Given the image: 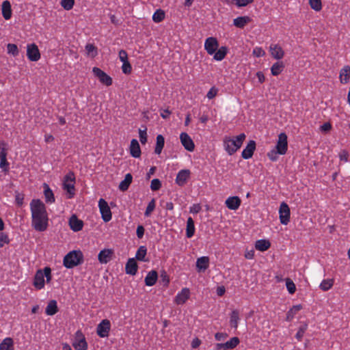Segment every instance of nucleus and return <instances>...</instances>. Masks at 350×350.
Listing matches in <instances>:
<instances>
[{"mask_svg": "<svg viewBox=\"0 0 350 350\" xmlns=\"http://www.w3.org/2000/svg\"><path fill=\"white\" fill-rule=\"evenodd\" d=\"M31 226L38 232L47 229L49 217L44 204L40 200H32L30 203Z\"/></svg>", "mask_w": 350, "mask_h": 350, "instance_id": "obj_1", "label": "nucleus"}, {"mask_svg": "<svg viewBox=\"0 0 350 350\" xmlns=\"http://www.w3.org/2000/svg\"><path fill=\"white\" fill-rule=\"evenodd\" d=\"M83 255L80 250H74L67 254L64 258V265L66 268H72L83 262Z\"/></svg>", "mask_w": 350, "mask_h": 350, "instance_id": "obj_2", "label": "nucleus"}, {"mask_svg": "<svg viewBox=\"0 0 350 350\" xmlns=\"http://www.w3.org/2000/svg\"><path fill=\"white\" fill-rule=\"evenodd\" d=\"M245 135L241 133L236 137V139L226 138L224 139V146L226 150L229 154L232 155L241 148L243 141L245 139Z\"/></svg>", "mask_w": 350, "mask_h": 350, "instance_id": "obj_3", "label": "nucleus"}, {"mask_svg": "<svg viewBox=\"0 0 350 350\" xmlns=\"http://www.w3.org/2000/svg\"><path fill=\"white\" fill-rule=\"evenodd\" d=\"M75 174L73 172L67 174L64 179L63 187L68 193V198H72L75 195Z\"/></svg>", "mask_w": 350, "mask_h": 350, "instance_id": "obj_4", "label": "nucleus"}, {"mask_svg": "<svg viewBox=\"0 0 350 350\" xmlns=\"http://www.w3.org/2000/svg\"><path fill=\"white\" fill-rule=\"evenodd\" d=\"M72 346L76 350H86L88 349V343L81 330H78L75 333V338L72 342Z\"/></svg>", "mask_w": 350, "mask_h": 350, "instance_id": "obj_5", "label": "nucleus"}, {"mask_svg": "<svg viewBox=\"0 0 350 350\" xmlns=\"http://www.w3.org/2000/svg\"><path fill=\"white\" fill-rule=\"evenodd\" d=\"M98 206L104 221L108 222L111 219V211L107 202L103 198L98 201Z\"/></svg>", "mask_w": 350, "mask_h": 350, "instance_id": "obj_6", "label": "nucleus"}, {"mask_svg": "<svg viewBox=\"0 0 350 350\" xmlns=\"http://www.w3.org/2000/svg\"><path fill=\"white\" fill-rule=\"evenodd\" d=\"M92 72L96 77L98 79L100 83L109 86L112 84V79L110 76L107 75L104 71L97 67H94Z\"/></svg>", "mask_w": 350, "mask_h": 350, "instance_id": "obj_7", "label": "nucleus"}, {"mask_svg": "<svg viewBox=\"0 0 350 350\" xmlns=\"http://www.w3.org/2000/svg\"><path fill=\"white\" fill-rule=\"evenodd\" d=\"M277 152L280 154H284L288 148L287 135L284 133H281L278 135V139L275 146Z\"/></svg>", "mask_w": 350, "mask_h": 350, "instance_id": "obj_8", "label": "nucleus"}, {"mask_svg": "<svg viewBox=\"0 0 350 350\" xmlns=\"http://www.w3.org/2000/svg\"><path fill=\"white\" fill-rule=\"evenodd\" d=\"M111 329V323L108 319L103 320L97 326V334L101 338H105L109 336Z\"/></svg>", "mask_w": 350, "mask_h": 350, "instance_id": "obj_9", "label": "nucleus"}, {"mask_svg": "<svg viewBox=\"0 0 350 350\" xmlns=\"http://www.w3.org/2000/svg\"><path fill=\"white\" fill-rule=\"evenodd\" d=\"M279 214L281 224L286 225L290 221V208L286 203L282 202L280 204Z\"/></svg>", "mask_w": 350, "mask_h": 350, "instance_id": "obj_10", "label": "nucleus"}, {"mask_svg": "<svg viewBox=\"0 0 350 350\" xmlns=\"http://www.w3.org/2000/svg\"><path fill=\"white\" fill-rule=\"evenodd\" d=\"M27 56L30 61L36 62L40 58V53L36 44H28L27 46Z\"/></svg>", "mask_w": 350, "mask_h": 350, "instance_id": "obj_11", "label": "nucleus"}, {"mask_svg": "<svg viewBox=\"0 0 350 350\" xmlns=\"http://www.w3.org/2000/svg\"><path fill=\"white\" fill-rule=\"evenodd\" d=\"M219 47L217 40L214 37H209L206 39L204 49L209 55H213Z\"/></svg>", "mask_w": 350, "mask_h": 350, "instance_id": "obj_12", "label": "nucleus"}, {"mask_svg": "<svg viewBox=\"0 0 350 350\" xmlns=\"http://www.w3.org/2000/svg\"><path fill=\"white\" fill-rule=\"evenodd\" d=\"M44 269L36 271L33 278V285L37 290H41L44 287V276L43 275Z\"/></svg>", "mask_w": 350, "mask_h": 350, "instance_id": "obj_13", "label": "nucleus"}, {"mask_svg": "<svg viewBox=\"0 0 350 350\" xmlns=\"http://www.w3.org/2000/svg\"><path fill=\"white\" fill-rule=\"evenodd\" d=\"M182 145L188 151H193L195 148L194 143L191 137L186 133H182L180 135Z\"/></svg>", "mask_w": 350, "mask_h": 350, "instance_id": "obj_14", "label": "nucleus"}, {"mask_svg": "<svg viewBox=\"0 0 350 350\" xmlns=\"http://www.w3.org/2000/svg\"><path fill=\"white\" fill-rule=\"evenodd\" d=\"M113 251L111 249H104L100 252L98 256L99 262L102 264H106L109 262L113 256Z\"/></svg>", "mask_w": 350, "mask_h": 350, "instance_id": "obj_15", "label": "nucleus"}, {"mask_svg": "<svg viewBox=\"0 0 350 350\" xmlns=\"http://www.w3.org/2000/svg\"><path fill=\"white\" fill-rule=\"evenodd\" d=\"M190 174L189 170H180L176 176V183L179 186L185 185L190 176Z\"/></svg>", "mask_w": 350, "mask_h": 350, "instance_id": "obj_16", "label": "nucleus"}, {"mask_svg": "<svg viewBox=\"0 0 350 350\" xmlns=\"http://www.w3.org/2000/svg\"><path fill=\"white\" fill-rule=\"evenodd\" d=\"M255 149L256 142L254 140H250L242 152V157L245 159L251 158L253 156Z\"/></svg>", "mask_w": 350, "mask_h": 350, "instance_id": "obj_17", "label": "nucleus"}, {"mask_svg": "<svg viewBox=\"0 0 350 350\" xmlns=\"http://www.w3.org/2000/svg\"><path fill=\"white\" fill-rule=\"evenodd\" d=\"M69 225L73 231L78 232L83 228V222L82 220L79 219L76 215H73L70 218Z\"/></svg>", "mask_w": 350, "mask_h": 350, "instance_id": "obj_18", "label": "nucleus"}, {"mask_svg": "<svg viewBox=\"0 0 350 350\" xmlns=\"http://www.w3.org/2000/svg\"><path fill=\"white\" fill-rule=\"evenodd\" d=\"M138 266L134 258H129L126 264L125 271L127 274L135 275L137 271Z\"/></svg>", "mask_w": 350, "mask_h": 350, "instance_id": "obj_19", "label": "nucleus"}, {"mask_svg": "<svg viewBox=\"0 0 350 350\" xmlns=\"http://www.w3.org/2000/svg\"><path fill=\"white\" fill-rule=\"evenodd\" d=\"M241 202V199L238 196H232L226 200V205L230 210H237L240 206Z\"/></svg>", "mask_w": 350, "mask_h": 350, "instance_id": "obj_20", "label": "nucleus"}, {"mask_svg": "<svg viewBox=\"0 0 350 350\" xmlns=\"http://www.w3.org/2000/svg\"><path fill=\"white\" fill-rule=\"evenodd\" d=\"M269 48L271 54L273 58L281 59L284 57V52L278 44H271Z\"/></svg>", "mask_w": 350, "mask_h": 350, "instance_id": "obj_21", "label": "nucleus"}, {"mask_svg": "<svg viewBox=\"0 0 350 350\" xmlns=\"http://www.w3.org/2000/svg\"><path fill=\"white\" fill-rule=\"evenodd\" d=\"M190 292L189 288H183L175 298V301L177 304H183L189 298Z\"/></svg>", "mask_w": 350, "mask_h": 350, "instance_id": "obj_22", "label": "nucleus"}, {"mask_svg": "<svg viewBox=\"0 0 350 350\" xmlns=\"http://www.w3.org/2000/svg\"><path fill=\"white\" fill-rule=\"evenodd\" d=\"M209 265V258L208 256H202L197 259L196 267L198 271H204Z\"/></svg>", "mask_w": 350, "mask_h": 350, "instance_id": "obj_23", "label": "nucleus"}, {"mask_svg": "<svg viewBox=\"0 0 350 350\" xmlns=\"http://www.w3.org/2000/svg\"><path fill=\"white\" fill-rule=\"evenodd\" d=\"M130 153L132 157L138 158L141 155V149L137 139H133L131 142Z\"/></svg>", "mask_w": 350, "mask_h": 350, "instance_id": "obj_24", "label": "nucleus"}, {"mask_svg": "<svg viewBox=\"0 0 350 350\" xmlns=\"http://www.w3.org/2000/svg\"><path fill=\"white\" fill-rule=\"evenodd\" d=\"M2 15L5 20H9L12 16V8L10 2L4 1L1 5Z\"/></svg>", "mask_w": 350, "mask_h": 350, "instance_id": "obj_25", "label": "nucleus"}, {"mask_svg": "<svg viewBox=\"0 0 350 350\" xmlns=\"http://www.w3.org/2000/svg\"><path fill=\"white\" fill-rule=\"evenodd\" d=\"M158 278L157 272L154 270L150 271L146 277L145 278V284L146 286H153Z\"/></svg>", "mask_w": 350, "mask_h": 350, "instance_id": "obj_26", "label": "nucleus"}, {"mask_svg": "<svg viewBox=\"0 0 350 350\" xmlns=\"http://www.w3.org/2000/svg\"><path fill=\"white\" fill-rule=\"evenodd\" d=\"M132 180H133V176L131 174H126L125 175V177H124V179L120 182L119 186H118V188L120 191H126L131 183H132Z\"/></svg>", "mask_w": 350, "mask_h": 350, "instance_id": "obj_27", "label": "nucleus"}, {"mask_svg": "<svg viewBox=\"0 0 350 350\" xmlns=\"http://www.w3.org/2000/svg\"><path fill=\"white\" fill-rule=\"evenodd\" d=\"M350 78V66H345L340 72V79L342 83H347Z\"/></svg>", "mask_w": 350, "mask_h": 350, "instance_id": "obj_28", "label": "nucleus"}, {"mask_svg": "<svg viewBox=\"0 0 350 350\" xmlns=\"http://www.w3.org/2000/svg\"><path fill=\"white\" fill-rule=\"evenodd\" d=\"M58 312V307L55 300H51L48 303L45 312L47 315L53 316Z\"/></svg>", "mask_w": 350, "mask_h": 350, "instance_id": "obj_29", "label": "nucleus"}, {"mask_svg": "<svg viewBox=\"0 0 350 350\" xmlns=\"http://www.w3.org/2000/svg\"><path fill=\"white\" fill-rule=\"evenodd\" d=\"M44 194L46 202L53 203L55 202V197L52 190L46 183L43 184Z\"/></svg>", "mask_w": 350, "mask_h": 350, "instance_id": "obj_30", "label": "nucleus"}, {"mask_svg": "<svg viewBox=\"0 0 350 350\" xmlns=\"http://www.w3.org/2000/svg\"><path fill=\"white\" fill-rule=\"evenodd\" d=\"M250 21L249 16H239L234 19L233 25L237 27L243 28Z\"/></svg>", "mask_w": 350, "mask_h": 350, "instance_id": "obj_31", "label": "nucleus"}, {"mask_svg": "<svg viewBox=\"0 0 350 350\" xmlns=\"http://www.w3.org/2000/svg\"><path fill=\"white\" fill-rule=\"evenodd\" d=\"M271 246V243L268 240L260 239L256 242L255 247L257 250L264 252L267 250Z\"/></svg>", "mask_w": 350, "mask_h": 350, "instance_id": "obj_32", "label": "nucleus"}, {"mask_svg": "<svg viewBox=\"0 0 350 350\" xmlns=\"http://www.w3.org/2000/svg\"><path fill=\"white\" fill-rule=\"evenodd\" d=\"M195 233L194 221L191 217H189L187 221L186 236L187 238H191Z\"/></svg>", "mask_w": 350, "mask_h": 350, "instance_id": "obj_33", "label": "nucleus"}, {"mask_svg": "<svg viewBox=\"0 0 350 350\" xmlns=\"http://www.w3.org/2000/svg\"><path fill=\"white\" fill-rule=\"evenodd\" d=\"M0 350H14V341L11 338H5L0 343Z\"/></svg>", "mask_w": 350, "mask_h": 350, "instance_id": "obj_34", "label": "nucleus"}, {"mask_svg": "<svg viewBox=\"0 0 350 350\" xmlns=\"http://www.w3.org/2000/svg\"><path fill=\"white\" fill-rule=\"evenodd\" d=\"M227 53L228 48L226 46H221L215 52L213 59L217 61H221L224 59Z\"/></svg>", "mask_w": 350, "mask_h": 350, "instance_id": "obj_35", "label": "nucleus"}, {"mask_svg": "<svg viewBox=\"0 0 350 350\" xmlns=\"http://www.w3.org/2000/svg\"><path fill=\"white\" fill-rule=\"evenodd\" d=\"M165 144V139L162 135H158L157 136L156 146L154 152L157 154H160Z\"/></svg>", "mask_w": 350, "mask_h": 350, "instance_id": "obj_36", "label": "nucleus"}, {"mask_svg": "<svg viewBox=\"0 0 350 350\" xmlns=\"http://www.w3.org/2000/svg\"><path fill=\"white\" fill-rule=\"evenodd\" d=\"M239 320V312L237 310H232L230 317V325L232 327L237 329L238 327V322Z\"/></svg>", "mask_w": 350, "mask_h": 350, "instance_id": "obj_37", "label": "nucleus"}, {"mask_svg": "<svg viewBox=\"0 0 350 350\" xmlns=\"http://www.w3.org/2000/svg\"><path fill=\"white\" fill-rule=\"evenodd\" d=\"M284 68V65L282 62H277L273 64L271 68V74L273 76H278L280 75Z\"/></svg>", "mask_w": 350, "mask_h": 350, "instance_id": "obj_38", "label": "nucleus"}, {"mask_svg": "<svg viewBox=\"0 0 350 350\" xmlns=\"http://www.w3.org/2000/svg\"><path fill=\"white\" fill-rule=\"evenodd\" d=\"M147 253V249L145 246H140L139 249L137 251L135 258L138 260L142 261H147V260L145 259L146 255Z\"/></svg>", "mask_w": 350, "mask_h": 350, "instance_id": "obj_39", "label": "nucleus"}, {"mask_svg": "<svg viewBox=\"0 0 350 350\" xmlns=\"http://www.w3.org/2000/svg\"><path fill=\"white\" fill-rule=\"evenodd\" d=\"M85 51L87 55L91 57H94L98 55L97 48L92 44H87Z\"/></svg>", "mask_w": 350, "mask_h": 350, "instance_id": "obj_40", "label": "nucleus"}, {"mask_svg": "<svg viewBox=\"0 0 350 350\" xmlns=\"http://www.w3.org/2000/svg\"><path fill=\"white\" fill-rule=\"evenodd\" d=\"M165 18V12L162 10H157L152 16V20L155 23H160Z\"/></svg>", "mask_w": 350, "mask_h": 350, "instance_id": "obj_41", "label": "nucleus"}, {"mask_svg": "<svg viewBox=\"0 0 350 350\" xmlns=\"http://www.w3.org/2000/svg\"><path fill=\"white\" fill-rule=\"evenodd\" d=\"M334 284V280L332 279L323 280L320 284V288L323 291H328L330 289Z\"/></svg>", "mask_w": 350, "mask_h": 350, "instance_id": "obj_42", "label": "nucleus"}, {"mask_svg": "<svg viewBox=\"0 0 350 350\" xmlns=\"http://www.w3.org/2000/svg\"><path fill=\"white\" fill-rule=\"evenodd\" d=\"M239 342H240V340L238 337H233L229 341H227L226 342H225L226 349H234L239 345Z\"/></svg>", "mask_w": 350, "mask_h": 350, "instance_id": "obj_43", "label": "nucleus"}, {"mask_svg": "<svg viewBox=\"0 0 350 350\" xmlns=\"http://www.w3.org/2000/svg\"><path fill=\"white\" fill-rule=\"evenodd\" d=\"M301 309V305H296V306H294L292 308L290 309V310L287 312L286 314V319L288 321H290L291 320L295 314H296V312H297L298 311H299Z\"/></svg>", "mask_w": 350, "mask_h": 350, "instance_id": "obj_44", "label": "nucleus"}, {"mask_svg": "<svg viewBox=\"0 0 350 350\" xmlns=\"http://www.w3.org/2000/svg\"><path fill=\"white\" fill-rule=\"evenodd\" d=\"M309 4L312 9L315 11H320L322 9L321 0H309Z\"/></svg>", "mask_w": 350, "mask_h": 350, "instance_id": "obj_45", "label": "nucleus"}, {"mask_svg": "<svg viewBox=\"0 0 350 350\" xmlns=\"http://www.w3.org/2000/svg\"><path fill=\"white\" fill-rule=\"evenodd\" d=\"M60 4L66 10H70L75 4V0H61Z\"/></svg>", "mask_w": 350, "mask_h": 350, "instance_id": "obj_46", "label": "nucleus"}, {"mask_svg": "<svg viewBox=\"0 0 350 350\" xmlns=\"http://www.w3.org/2000/svg\"><path fill=\"white\" fill-rule=\"evenodd\" d=\"M156 206L155 204V200L153 198L151 200V201L148 203L146 211H145V216L148 217L151 215L152 212L154 210Z\"/></svg>", "mask_w": 350, "mask_h": 350, "instance_id": "obj_47", "label": "nucleus"}, {"mask_svg": "<svg viewBox=\"0 0 350 350\" xmlns=\"http://www.w3.org/2000/svg\"><path fill=\"white\" fill-rule=\"evenodd\" d=\"M307 327H308V325L306 323H304L299 327V330L295 336L296 338L298 340H299V341L301 340V339L304 336V334L306 330L307 329Z\"/></svg>", "mask_w": 350, "mask_h": 350, "instance_id": "obj_48", "label": "nucleus"}, {"mask_svg": "<svg viewBox=\"0 0 350 350\" xmlns=\"http://www.w3.org/2000/svg\"><path fill=\"white\" fill-rule=\"evenodd\" d=\"M286 286L290 294H293L296 291V286L294 282L289 278L286 280Z\"/></svg>", "mask_w": 350, "mask_h": 350, "instance_id": "obj_49", "label": "nucleus"}, {"mask_svg": "<svg viewBox=\"0 0 350 350\" xmlns=\"http://www.w3.org/2000/svg\"><path fill=\"white\" fill-rule=\"evenodd\" d=\"M7 49L8 53L12 54L14 56H16L18 54V47L14 44H8L7 45Z\"/></svg>", "mask_w": 350, "mask_h": 350, "instance_id": "obj_50", "label": "nucleus"}, {"mask_svg": "<svg viewBox=\"0 0 350 350\" xmlns=\"http://www.w3.org/2000/svg\"><path fill=\"white\" fill-rule=\"evenodd\" d=\"M146 127L144 126V129L139 130V140L142 144H145L147 142V133H146Z\"/></svg>", "mask_w": 350, "mask_h": 350, "instance_id": "obj_51", "label": "nucleus"}, {"mask_svg": "<svg viewBox=\"0 0 350 350\" xmlns=\"http://www.w3.org/2000/svg\"><path fill=\"white\" fill-rule=\"evenodd\" d=\"M161 187V183L158 178H154L151 181L150 188L152 191H158Z\"/></svg>", "mask_w": 350, "mask_h": 350, "instance_id": "obj_52", "label": "nucleus"}, {"mask_svg": "<svg viewBox=\"0 0 350 350\" xmlns=\"http://www.w3.org/2000/svg\"><path fill=\"white\" fill-rule=\"evenodd\" d=\"M7 150L5 148V144L2 142L0 143V160L6 159Z\"/></svg>", "mask_w": 350, "mask_h": 350, "instance_id": "obj_53", "label": "nucleus"}, {"mask_svg": "<svg viewBox=\"0 0 350 350\" xmlns=\"http://www.w3.org/2000/svg\"><path fill=\"white\" fill-rule=\"evenodd\" d=\"M9 242L8 236L3 232H0V247H3L5 244H8Z\"/></svg>", "mask_w": 350, "mask_h": 350, "instance_id": "obj_54", "label": "nucleus"}, {"mask_svg": "<svg viewBox=\"0 0 350 350\" xmlns=\"http://www.w3.org/2000/svg\"><path fill=\"white\" fill-rule=\"evenodd\" d=\"M122 63H123L122 66V72L126 75L130 74L132 70V67H131V65L129 63V62L127 61V62H124Z\"/></svg>", "mask_w": 350, "mask_h": 350, "instance_id": "obj_55", "label": "nucleus"}, {"mask_svg": "<svg viewBox=\"0 0 350 350\" xmlns=\"http://www.w3.org/2000/svg\"><path fill=\"white\" fill-rule=\"evenodd\" d=\"M43 275L46 278V282L49 283L52 279L51 268L49 267H44Z\"/></svg>", "mask_w": 350, "mask_h": 350, "instance_id": "obj_56", "label": "nucleus"}, {"mask_svg": "<svg viewBox=\"0 0 350 350\" xmlns=\"http://www.w3.org/2000/svg\"><path fill=\"white\" fill-rule=\"evenodd\" d=\"M253 55L257 57H262L265 55V51L260 47H256L253 50Z\"/></svg>", "mask_w": 350, "mask_h": 350, "instance_id": "obj_57", "label": "nucleus"}, {"mask_svg": "<svg viewBox=\"0 0 350 350\" xmlns=\"http://www.w3.org/2000/svg\"><path fill=\"white\" fill-rule=\"evenodd\" d=\"M217 94V89L215 87L211 88L208 92L206 96L208 99L213 98Z\"/></svg>", "mask_w": 350, "mask_h": 350, "instance_id": "obj_58", "label": "nucleus"}, {"mask_svg": "<svg viewBox=\"0 0 350 350\" xmlns=\"http://www.w3.org/2000/svg\"><path fill=\"white\" fill-rule=\"evenodd\" d=\"M119 58L122 62L128 61V55L124 50H120L119 52Z\"/></svg>", "mask_w": 350, "mask_h": 350, "instance_id": "obj_59", "label": "nucleus"}, {"mask_svg": "<svg viewBox=\"0 0 350 350\" xmlns=\"http://www.w3.org/2000/svg\"><path fill=\"white\" fill-rule=\"evenodd\" d=\"M24 197L23 194L17 193L15 196L16 203L18 206H21L23 203Z\"/></svg>", "mask_w": 350, "mask_h": 350, "instance_id": "obj_60", "label": "nucleus"}, {"mask_svg": "<svg viewBox=\"0 0 350 350\" xmlns=\"http://www.w3.org/2000/svg\"><path fill=\"white\" fill-rule=\"evenodd\" d=\"M228 337V334L226 333L217 332L215 335V338L217 340H224Z\"/></svg>", "mask_w": 350, "mask_h": 350, "instance_id": "obj_61", "label": "nucleus"}, {"mask_svg": "<svg viewBox=\"0 0 350 350\" xmlns=\"http://www.w3.org/2000/svg\"><path fill=\"white\" fill-rule=\"evenodd\" d=\"M136 234L139 239H142L143 237L144 234V228L143 227V226L139 225L137 226Z\"/></svg>", "mask_w": 350, "mask_h": 350, "instance_id": "obj_62", "label": "nucleus"}, {"mask_svg": "<svg viewBox=\"0 0 350 350\" xmlns=\"http://www.w3.org/2000/svg\"><path fill=\"white\" fill-rule=\"evenodd\" d=\"M0 167L5 172L8 170L9 163L7 161V159L0 160Z\"/></svg>", "mask_w": 350, "mask_h": 350, "instance_id": "obj_63", "label": "nucleus"}, {"mask_svg": "<svg viewBox=\"0 0 350 350\" xmlns=\"http://www.w3.org/2000/svg\"><path fill=\"white\" fill-rule=\"evenodd\" d=\"M201 211V206L199 204H195L190 207V213H198Z\"/></svg>", "mask_w": 350, "mask_h": 350, "instance_id": "obj_64", "label": "nucleus"}]
</instances>
